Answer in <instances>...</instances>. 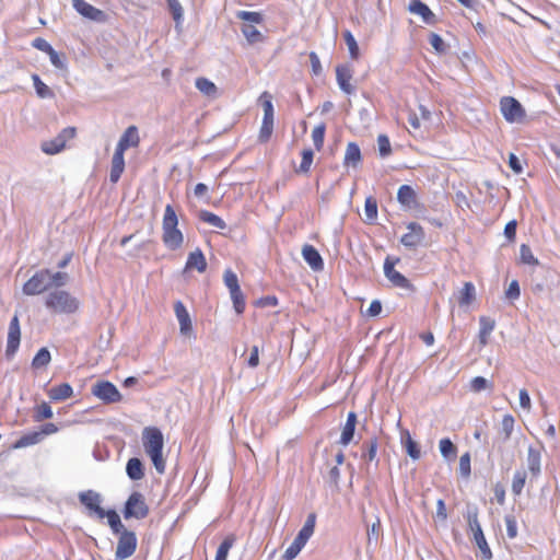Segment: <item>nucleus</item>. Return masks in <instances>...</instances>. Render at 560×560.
Masks as SVG:
<instances>
[{"label": "nucleus", "instance_id": "nucleus-16", "mask_svg": "<svg viewBox=\"0 0 560 560\" xmlns=\"http://www.w3.org/2000/svg\"><path fill=\"white\" fill-rule=\"evenodd\" d=\"M352 67L348 63L338 65L336 67V79L340 90L347 94H351L354 88L350 84L352 78Z\"/></svg>", "mask_w": 560, "mask_h": 560}, {"label": "nucleus", "instance_id": "nucleus-1", "mask_svg": "<svg viewBox=\"0 0 560 560\" xmlns=\"http://www.w3.org/2000/svg\"><path fill=\"white\" fill-rule=\"evenodd\" d=\"M142 443L145 453L151 458L155 470L159 474L165 471V460L163 458L164 439L161 430L156 427H147L142 431Z\"/></svg>", "mask_w": 560, "mask_h": 560}, {"label": "nucleus", "instance_id": "nucleus-57", "mask_svg": "<svg viewBox=\"0 0 560 560\" xmlns=\"http://www.w3.org/2000/svg\"><path fill=\"white\" fill-rule=\"evenodd\" d=\"M429 42L436 52L444 54L446 51V45L439 34L431 33Z\"/></svg>", "mask_w": 560, "mask_h": 560}, {"label": "nucleus", "instance_id": "nucleus-56", "mask_svg": "<svg viewBox=\"0 0 560 560\" xmlns=\"http://www.w3.org/2000/svg\"><path fill=\"white\" fill-rule=\"evenodd\" d=\"M69 280V275L67 272H61V271H58V272H55V273H51L50 272V288L51 287H56V288H60V287H63L67 284Z\"/></svg>", "mask_w": 560, "mask_h": 560}, {"label": "nucleus", "instance_id": "nucleus-59", "mask_svg": "<svg viewBox=\"0 0 560 560\" xmlns=\"http://www.w3.org/2000/svg\"><path fill=\"white\" fill-rule=\"evenodd\" d=\"M506 525V535L509 538L513 539L517 536V524L516 520L513 515H506L504 517Z\"/></svg>", "mask_w": 560, "mask_h": 560}, {"label": "nucleus", "instance_id": "nucleus-42", "mask_svg": "<svg viewBox=\"0 0 560 560\" xmlns=\"http://www.w3.org/2000/svg\"><path fill=\"white\" fill-rule=\"evenodd\" d=\"M343 39L348 47L350 57L352 59L357 60L360 56V50H359V46H358V43H357L354 36L352 35V33L350 31H345Z\"/></svg>", "mask_w": 560, "mask_h": 560}, {"label": "nucleus", "instance_id": "nucleus-11", "mask_svg": "<svg viewBox=\"0 0 560 560\" xmlns=\"http://www.w3.org/2000/svg\"><path fill=\"white\" fill-rule=\"evenodd\" d=\"M500 109L503 117L509 122L520 121L525 116L523 106L512 96H504L501 98Z\"/></svg>", "mask_w": 560, "mask_h": 560}, {"label": "nucleus", "instance_id": "nucleus-27", "mask_svg": "<svg viewBox=\"0 0 560 560\" xmlns=\"http://www.w3.org/2000/svg\"><path fill=\"white\" fill-rule=\"evenodd\" d=\"M361 150L359 145L355 142H349L346 149L345 158H343V164L346 166H353L357 167L358 164L361 162Z\"/></svg>", "mask_w": 560, "mask_h": 560}, {"label": "nucleus", "instance_id": "nucleus-39", "mask_svg": "<svg viewBox=\"0 0 560 560\" xmlns=\"http://www.w3.org/2000/svg\"><path fill=\"white\" fill-rule=\"evenodd\" d=\"M32 80L34 83V88L36 91V94L40 98H51L54 97V92L50 90L49 86H47L37 74L32 75Z\"/></svg>", "mask_w": 560, "mask_h": 560}, {"label": "nucleus", "instance_id": "nucleus-52", "mask_svg": "<svg viewBox=\"0 0 560 560\" xmlns=\"http://www.w3.org/2000/svg\"><path fill=\"white\" fill-rule=\"evenodd\" d=\"M223 281L229 291L240 288L237 276L231 269H226L223 273Z\"/></svg>", "mask_w": 560, "mask_h": 560}, {"label": "nucleus", "instance_id": "nucleus-36", "mask_svg": "<svg viewBox=\"0 0 560 560\" xmlns=\"http://www.w3.org/2000/svg\"><path fill=\"white\" fill-rule=\"evenodd\" d=\"M402 444L411 459L417 460L420 458L421 453L419 444L410 436L409 432H406V436L402 439Z\"/></svg>", "mask_w": 560, "mask_h": 560}, {"label": "nucleus", "instance_id": "nucleus-6", "mask_svg": "<svg viewBox=\"0 0 560 560\" xmlns=\"http://www.w3.org/2000/svg\"><path fill=\"white\" fill-rule=\"evenodd\" d=\"M150 509L145 503L144 495L141 492H132L122 509L125 520L136 518L143 520L149 515Z\"/></svg>", "mask_w": 560, "mask_h": 560}, {"label": "nucleus", "instance_id": "nucleus-8", "mask_svg": "<svg viewBox=\"0 0 560 560\" xmlns=\"http://www.w3.org/2000/svg\"><path fill=\"white\" fill-rule=\"evenodd\" d=\"M50 271L48 269L38 270L23 285L25 295H38L50 288Z\"/></svg>", "mask_w": 560, "mask_h": 560}, {"label": "nucleus", "instance_id": "nucleus-19", "mask_svg": "<svg viewBox=\"0 0 560 560\" xmlns=\"http://www.w3.org/2000/svg\"><path fill=\"white\" fill-rule=\"evenodd\" d=\"M140 141L138 129L136 126H129L121 135L116 149L125 152L129 148L138 147Z\"/></svg>", "mask_w": 560, "mask_h": 560}, {"label": "nucleus", "instance_id": "nucleus-12", "mask_svg": "<svg viewBox=\"0 0 560 560\" xmlns=\"http://www.w3.org/2000/svg\"><path fill=\"white\" fill-rule=\"evenodd\" d=\"M407 229L409 232L401 236L400 243L409 249H415L422 244L425 236L424 230L417 222L409 223Z\"/></svg>", "mask_w": 560, "mask_h": 560}, {"label": "nucleus", "instance_id": "nucleus-61", "mask_svg": "<svg viewBox=\"0 0 560 560\" xmlns=\"http://www.w3.org/2000/svg\"><path fill=\"white\" fill-rule=\"evenodd\" d=\"M308 56L312 66V73L316 77L320 75L323 72V67L319 57L315 51H311Z\"/></svg>", "mask_w": 560, "mask_h": 560}, {"label": "nucleus", "instance_id": "nucleus-4", "mask_svg": "<svg viewBox=\"0 0 560 560\" xmlns=\"http://www.w3.org/2000/svg\"><path fill=\"white\" fill-rule=\"evenodd\" d=\"M45 305L56 313L71 314L79 308L80 302L69 292L56 290L47 295Z\"/></svg>", "mask_w": 560, "mask_h": 560}, {"label": "nucleus", "instance_id": "nucleus-45", "mask_svg": "<svg viewBox=\"0 0 560 560\" xmlns=\"http://www.w3.org/2000/svg\"><path fill=\"white\" fill-rule=\"evenodd\" d=\"M231 300L233 302V307L237 314H242L245 310V299L242 293L241 288L230 291Z\"/></svg>", "mask_w": 560, "mask_h": 560}, {"label": "nucleus", "instance_id": "nucleus-64", "mask_svg": "<svg viewBox=\"0 0 560 560\" xmlns=\"http://www.w3.org/2000/svg\"><path fill=\"white\" fill-rule=\"evenodd\" d=\"M314 533H312V532H310V530H307V529L302 527L299 530L296 537L294 538V541L304 548V546L306 545L307 540L311 538V536Z\"/></svg>", "mask_w": 560, "mask_h": 560}, {"label": "nucleus", "instance_id": "nucleus-43", "mask_svg": "<svg viewBox=\"0 0 560 560\" xmlns=\"http://www.w3.org/2000/svg\"><path fill=\"white\" fill-rule=\"evenodd\" d=\"M51 360L50 352L47 348H40L32 361V366L35 369L46 366Z\"/></svg>", "mask_w": 560, "mask_h": 560}, {"label": "nucleus", "instance_id": "nucleus-51", "mask_svg": "<svg viewBox=\"0 0 560 560\" xmlns=\"http://www.w3.org/2000/svg\"><path fill=\"white\" fill-rule=\"evenodd\" d=\"M52 417V409L47 402H42L37 406L34 415L35 421L39 422L45 419H50Z\"/></svg>", "mask_w": 560, "mask_h": 560}, {"label": "nucleus", "instance_id": "nucleus-25", "mask_svg": "<svg viewBox=\"0 0 560 560\" xmlns=\"http://www.w3.org/2000/svg\"><path fill=\"white\" fill-rule=\"evenodd\" d=\"M72 395H73V389H72L71 385L68 383H62V384L52 386L48 390L49 398L55 401L66 400L70 397H72Z\"/></svg>", "mask_w": 560, "mask_h": 560}, {"label": "nucleus", "instance_id": "nucleus-55", "mask_svg": "<svg viewBox=\"0 0 560 560\" xmlns=\"http://www.w3.org/2000/svg\"><path fill=\"white\" fill-rule=\"evenodd\" d=\"M313 156H314V153H313V151L311 149L303 150V152H302V161H301V164H300L299 172L307 173L310 171V167H311L312 162H313Z\"/></svg>", "mask_w": 560, "mask_h": 560}, {"label": "nucleus", "instance_id": "nucleus-46", "mask_svg": "<svg viewBox=\"0 0 560 560\" xmlns=\"http://www.w3.org/2000/svg\"><path fill=\"white\" fill-rule=\"evenodd\" d=\"M272 130H273V118H269V119L262 118V124H261L259 136H258L259 141L262 143L267 142L272 135Z\"/></svg>", "mask_w": 560, "mask_h": 560}, {"label": "nucleus", "instance_id": "nucleus-9", "mask_svg": "<svg viewBox=\"0 0 560 560\" xmlns=\"http://www.w3.org/2000/svg\"><path fill=\"white\" fill-rule=\"evenodd\" d=\"M92 394L105 404L118 402L122 399L118 388L109 381H98L92 388Z\"/></svg>", "mask_w": 560, "mask_h": 560}, {"label": "nucleus", "instance_id": "nucleus-41", "mask_svg": "<svg viewBox=\"0 0 560 560\" xmlns=\"http://www.w3.org/2000/svg\"><path fill=\"white\" fill-rule=\"evenodd\" d=\"M196 88L207 96H214L217 94V86L207 78H198L196 80Z\"/></svg>", "mask_w": 560, "mask_h": 560}, {"label": "nucleus", "instance_id": "nucleus-3", "mask_svg": "<svg viewBox=\"0 0 560 560\" xmlns=\"http://www.w3.org/2000/svg\"><path fill=\"white\" fill-rule=\"evenodd\" d=\"M236 18L242 20L241 31L248 44L254 45L264 42V35L257 28L264 22L262 14L259 12L238 11Z\"/></svg>", "mask_w": 560, "mask_h": 560}, {"label": "nucleus", "instance_id": "nucleus-20", "mask_svg": "<svg viewBox=\"0 0 560 560\" xmlns=\"http://www.w3.org/2000/svg\"><path fill=\"white\" fill-rule=\"evenodd\" d=\"M302 256L314 271H319L324 268L323 258L314 246L308 244L304 245Z\"/></svg>", "mask_w": 560, "mask_h": 560}, {"label": "nucleus", "instance_id": "nucleus-62", "mask_svg": "<svg viewBox=\"0 0 560 560\" xmlns=\"http://www.w3.org/2000/svg\"><path fill=\"white\" fill-rule=\"evenodd\" d=\"M521 290L517 280L511 281L509 288L505 291V296L510 300H517L520 298Z\"/></svg>", "mask_w": 560, "mask_h": 560}, {"label": "nucleus", "instance_id": "nucleus-29", "mask_svg": "<svg viewBox=\"0 0 560 560\" xmlns=\"http://www.w3.org/2000/svg\"><path fill=\"white\" fill-rule=\"evenodd\" d=\"M398 201L408 208L416 203V191L409 185H401L397 192Z\"/></svg>", "mask_w": 560, "mask_h": 560}, {"label": "nucleus", "instance_id": "nucleus-47", "mask_svg": "<svg viewBox=\"0 0 560 560\" xmlns=\"http://www.w3.org/2000/svg\"><path fill=\"white\" fill-rule=\"evenodd\" d=\"M521 261L526 265L537 266L539 265L538 259L533 255L532 249L528 245L522 244L520 247Z\"/></svg>", "mask_w": 560, "mask_h": 560}, {"label": "nucleus", "instance_id": "nucleus-14", "mask_svg": "<svg viewBox=\"0 0 560 560\" xmlns=\"http://www.w3.org/2000/svg\"><path fill=\"white\" fill-rule=\"evenodd\" d=\"M21 341V328L20 320L18 315L15 314L10 324L8 330V341H7V350L5 353L8 357L14 355L19 349Z\"/></svg>", "mask_w": 560, "mask_h": 560}, {"label": "nucleus", "instance_id": "nucleus-49", "mask_svg": "<svg viewBox=\"0 0 560 560\" xmlns=\"http://www.w3.org/2000/svg\"><path fill=\"white\" fill-rule=\"evenodd\" d=\"M326 126L325 124L317 125L312 131V139L316 150H320L324 145Z\"/></svg>", "mask_w": 560, "mask_h": 560}, {"label": "nucleus", "instance_id": "nucleus-21", "mask_svg": "<svg viewBox=\"0 0 560 560\" xmlns=\"http://www.w3.org/2000/svg\"><path fill=\"white\" fill-rule=\"evenodd\" d=\"M124 153L119 150H115V153L112 159V165H110V173H109V180L115 184L119 180L121 174L125 170V159Z\"/></svg>", "mask_w": 560, "mask_h": 560}, {"label": "nucleus", "instance_id": "nucleus-18", "mask_svg": "<svg viewBox=\"0 0 560 560\" xmlns=\"http://www.w3.org/2000/svg\"><path fill=\"white\" fill-rule=\"evenodd\" d=\"M174 311L179 323L180 334L188 336L192 329V325L187 308L180 301H177L174 304Z\"/></svg>", "mask_w": 560, "mask_h": 560}, {"label": "nucleus", "instance_id": "nucleus-2", "mask_svg": "<svg viewBox=\"0 0 560 560\" xmlns=\"http://www.w3.org/2000/svg\"><path fill=\"white\" fill-rule=\"evenodd\" d=\"M178 219L174 208L171 205L165 207L163 217V235L164 245L172 250L178 249L184 242L183 233L177 229Z\"/></svg>", "mask_w": 560, "mask_h": 560}, {"label": "nucleus", "instance_id": "nucleus-48", "mask_svg": "<svg viewBox=\"0 0 560 560\" xmlns=\"http://www.w3.org/2000/svg\"><path fill=\"white\" fill-rule=\"evenodd\" d=\"M234 538L228 536L218 547L214 560H226L230 549L232 548Z\"/></svg>", "mask_w": 560, "mask_h": 560}, {"label": "nucleus", "instance_id": "nucleus-23", "mask_svg": "<svg viewBox=\"0 0 560 560\" xmlns=\"http://www.w3.org/2000/svg\"><path fill=\"white\" fill-rule=\"evenodd\" d=\"M355 424H357V413L351 411L347 416V421H346V424L342 429L341 436H340V444L348 445L353 440Z\"/></svg>", "mask_w": 560, "mask_h": 560}, {"label": "nucleus", "instance_id": "nucleus-53", "mask_svg": "<svg viewBox=\"0 0 560 560\" xmlns=\"http://www.w3.org/2000/svg\"><path fill=\"white\" fill-rule=\"evenodd\" d=\"M377 145L382 158H386L392 153L390 142L386 135H380L377 137Z\"/></svg>", "mask_w": 560, "mask_h": 560}, {"label": "nucleus", "instance_id": "nucleus-26", "mask_svg": "<svg viewBox=\"0 0 560 560\" xmlns=\"http://www.w3.org/2000/svg\"><path fill=\"white\" fill-rule=\"evenodd\" d=\"M186 269H197L199 272L206 271L207 261L203 253L199 248L188 255Z\"/></svg>", "mask_w": 560, "mask_h": 560}, {"label": "nucleus", "instance_id": "nucleus-44", "mask_svg": "<svg viewBox=\"0 0 560 560\" xmlns=\"http://www.w3.org/2000/svg\"><path fill=\"white\" fill-rule=\"evenodd\" d=\"M526 471L525 470H516L512 480V492L515 495H520L523 491L526 481Z\"/></svg>", "mask_w": 560, "mask_h": 560}, {"label": "nucleus", "instance_id": "nucleus-63", "mask_svg": "<svg viewBox=\"0 0 560 560\" xmlns=\"http://www.w3.org/2000/svg\"><path fill=\"white\" fill-rule=\"evenodd\" d=\"M32 46L40 51L46 52V54H49L54 49L52 46L46 39H44L42 37H36L32 42Z\"/></svg>", "mask_w": 560, "mask_h": 560}, {"label": "nucleus", "instance_id": "nucleus-50", "mask_svg": "<svg viewBox=\"0 0 560 560\" xmlns=\"http://www.w3.org/2000/svg\"><path fill=\"white\" fill-rule=\"evenodd\" d=\"M493 384L482 376H476L470 381V389L480 393L485 389H492Z\"/></svg>", "mask_w": 560, "mask_h": 560}, {"label": "nucleus", "instance_id": "nucleus-60", "mask_svg": "<svg viewBox=\"0 0 560 560\" xmlns=\"http://www.w3.org/2000/svg\"><path fill=\"white\" fill-rule=\"evenodd\" d=\"M302 549H303V547L293 540L292 544L284 551L282 559L283 560H293L301 552Z\"/></svg>", "mask_w": 560, "mask_h": 560}, {"label": "nucleus", "instance_id": "nucleus-58", "mask_svg": "<svg viewBox=\"0 0 560 560\" xmlns=\"http://www.w3.org/2000/svg\"><path fill=\"white\" fill-rule=\"evenodd\" d=\"M168 9L173 19L178 23L183 19V8L178 0H167Z\"/></svg>", "mask_w": 560, "mask_h": 560}, {"label": "nucleus", "instance_id": "nucleus-40", "mask_svg": "<svg viewBox=\"0 0 560 560\" xmlns=\"http://www.w3.org/2000/svg\"><path fill=\"white\" fill-rule=\"evenodd\" d=\"M515 420L512 415H505L501 421V434L502 442H506L511 439L514 430Z\"/></svg>", "mask_w": 560, "mask_h": 560}, {"label": "nucleus", "instance_id": "nucleus-5", "mask_svg": "<svg viewBox=\"0 0 560 560\" xmlns=\"http://www.w3.org/2000/svg\"><path fill=\"white\" fill-rule=\"evenodd\" d=\"M479 510L476 505H467L466 518L470 530L474 534V540L481 551L483 560L492 559V551L486 540L481 525L478 520Z\"/></svg>", "mask_w": 560, "mask_h": 560}, {"label": "nucleus", "instance_id": "nucleus-38", "mask_svg": "<svg viewBox=\"0 0 560 560\" xmlns=\"http://www.w3.org/2000/svg\"><path fill=\"white\" fill-rule=\"evenodd\" d=\"M387 279L393 283V285H395L397 288H400V289H404V290H407L410 292L415 291V287L412 285V283L402 273H400L397 270L394 273H392Z\"/></svg>", "mask_w": 560, "mask_h": 560}, {"label": "nucleus", "instance_id": "nucleus-33", "mask_svg": "<svg viewBox=\"0 0 560 560\" xmlns=\"http://www.w3.org/2000/svg\"><path fill=\"white\" fill-rule=\"evenodd\" d=\"M105 517L107 518L108 525L114 534H120L127 530L115 510L105 511L104 518Z\"/></svg>", "mask_w": 560, "mask_h": 560}, {"label": "nucleus", "instance_id": "nucleus-54", "mask_svg": "<svg viewBox=\"0 0 560 560\" xmlns=\"http://www.w3.org/2000/svg\"><path fill=\"white\" fill-rule=\"evenodd\" d=\"M471 472L470 467V454L467 452L463 454L459 458V474L464 478H468Z\"/></svg>", "mask_w": 560, "mask_h": 560}, {"label": "nucleus", "instance_id": "nucleus-30", "mask_svg": "<svg viewBox=\"0 0 560 560\" xmlns=\"http://www.w3.org/2000/svg\"><path fill=\"white\" fill-rule=\"evenodd\" d=\"M540 460H541V455H540V452L536 448H534L533 446H529L528 447V453H527V465H528V469L530 470V472L534 475V476H538L540 474Z\"/></svg>", "mask_w": 560, "mask_h": 560}, {"label": "nucleus", "instance_id": "nucleus-37", "mask_svg": "<svg viewBox=\"0 0 560 560\" xmlns=\"http://www.w3.org/2000/svg\"><path fill=\"white\" fill-rule=\"evenodd\" d=\"M365 223L372 224L377 218V201L373 197H368L364 205Z\"/></svg>", "mask_w": 560, "mask_h": 560}, {"label": "nucleus", "instance_id": "nucleus-17", "mask_svg": "<svg viewBox=\"0 0 560 560\" xmlns=\"http://www.w3.org/2000/svg\"><path fill=\"white\" fill-rule=\"evenodd\" d=\"M72 5L78 13L92 21H102L104 12L84 0H72Z\"/></svg>", "mask_w": 560, "mask_h": 560}, {"label": "nucleus", "instance_id": "nucleus-13", "mask_svg": "<svg viewBox=\"0 0 560 560\" xmlns=\"http://www.w3.org/2000/svg\"><path fill=\"white\" fill-rule=\"evenodd\" d=\"M79 500L81 504L93 512L100 520L104 518L105 510L101 506L102 497L98 492L93 490L80 492Z\"/></svg>", "mask_w": 560, "mask_h": 560}, {"label": "nucleus", "instance_id": "nucleus-34", "mask_svg": "<svg viewBox=\"0 0 560 560\" xmlns=\"http://www.w3.org/2000/svg\"><path fill=\"white\" fill-rule=\"evenodd\" d=\"M199 219L202 222H206V223L212 225L213 228H217L220 230H224L226 228V223L219 215H217L210 211H207V210H201L199 212Z\"/></svg>", "mask_w": 560, "mask_h": 560}, {"label": "nucleus", "instance_id": "nucleus-22", "mask_svg": "<svg viewBox=\"0 0 560 560\" xmlns=\"http://www.w3.org/2000/svg\"><path fill=\"white\" fill-rule=\"evenodd\" d=\"M362 459L372 463L375 462V465L377 466L378 459L376 458L377 448H378V441L376 438H371L362 443Z\"/></svg>", "mask_w": 560, "mask_h": 560}, {"label": "nucleus", "instance_id": "nucleus-15", "mask_svg": "<svg viewBox=\"0 0 560 560\" xmlns=\"http://www.w3.org/2000/svg\"><path fill=\"white\" fill-rule=\"evenodd\" d=\"M408 10L410 13L421 16L425 24L434 25L438 22L435 14L421 0H411Z\"/></svg>", "mask_w": 560, "mask_h": 560}, {"label": "nucleus", "instance_id": "nucleus-24", "mask_svg": "<svg viewBox=\"0 0 560 560\" xmlns=\"http://www.w3.org/2000/svg\"><path fill=\"white\" fill-rule=\"evenodd\" d=\"M126 474L129 479L137 481L144 477V466L140 458L132 457L127 462Z\"/></svg>", "mask_w": 560, "mask_h": 560}, {"label": "nucleus", "instance_id": "nucleus-31", "mask_svg": "<svg viewBox=\"0 0 560 560\" xmlns=\"http://www.w3.org/2000/svg\"><path fill=\"white\" fill-rule=\"evenodd\" d=\"M40 434L42 433H39L38 431H33V432H28V433L23 434L14 443V448H23V447H27V446L40 443L43 441Z\"/></svg>", "mask_w": 560, "mask_h": 560}, {"label": "nucleus", "instance_id": "nucleus-10", "mask_svg": "<svg viewBox=\"0 0 560 560\" xmlns=\"http://www.w3.org/2000/svg\"><path fill=\"white\" fill-rule=\"evenodd\" d=\"M137 549V536L132 530H125L119 534L115 551V560H125L131 557Z\"/></svg>", "mask_w": 560, "mask_h": 560}, {"label": "nucleus", "instance_id": "nucleus-32", "mask_svg": "<svg viewBox=\"0 0 560 560\" xmlns=\"http://www.w3.org/2000/svg\"><path fill=\"white\" fill-rule=\"evenodd\" d=\"M476 290L471 282H465L463 289L458 292V303L460 306L469 305L475 300Z\"/></svg>", "mask_w": 560, "mask_h": 560}, {"label": "nucleus", "instance_id": "nucleus-7", "mask_svg": "<svg viewBox=\"0 0 560 560\" xmlns=\"http://www.w3.org/2000/svg\"><path fill=\"white\" fill-rule=\"evenodd\" d=\"M75 133L74 127H66L54 139L43 141L40 150L47 155L58 154L66 148L67 141L75 137Z\"/></svg>", "mask_w": 560, "mask_h": 560}, {"label": "nucleus", "instance_id": "nucleus-28", "mask_svg": "<svg viewBox=\"0 0 560 560\" xmlns=\"http://www.w3.org/2000/svg\"><path fill=\"white\" fill-rule=\"evenodd\" d=\"M479 342L481 346H486L488 343L489 336L491 335L495 327V322L490 317L481 316L479 318Z\"/></svg>", "mask_w": 560, "mask_h": 560}, {"label": "nucleus", "instance_id": "nucleus-35", "mask_svg": "<svg viewBox=\"0 0 560 560\" xmlns=\"http://www.w3.org/2000/svg\"><path fill=\"white\" fill-rule=\"evenodd\" d=\"M439 448H440L441 455L445 459L451 460L456 457L457 447L448 438H444L440 441Z\"/></svg>", "mask_w": 560, "mask_h": 560}]
</instances>
